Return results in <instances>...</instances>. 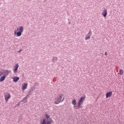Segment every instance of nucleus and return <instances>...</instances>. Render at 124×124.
Returning a JSON list of instances; mask_svg holds the SVG:
<instances>
[{"label":"nucleus","instance_id":"6","mask_svg":"<svg viewBox=\"0 0 124 124\" xmlns=\"http://www.w3.org/2000/svg\"><path fill=\"white\" fill-rule=\"evenodd\" d=\"M19 67V64L16 63V65L14 66V69H13V71L14 73H17V70H18V68Z\"/></svg>","mask_w":124,"mask_h":124},{"label":"nucleus","instance_id":"12","mask_svg":"<svg viewBox=\"0 0 124 124\" xmlns=\"http://www.w3.org/2000/svg\"><path fill=\"white\" fill-rule=\"evenodd\" d=\"M5 78H6V77L5 76H2L0 79V82H3V81H4V80H5Z\"/></svg>","mask_w":124,"mask_h":124},{"label":"nucleus","instance_id":"14","mask_svg":"<svg viewBox=\"0 0 124 124\" xmlns=\"http://www.w3.org/2000/svg\"><path fill=\"white\" fill-rule=\"evenodd\" d=\"M72 103L73 104V105H76V100L75 99H74L72 101Z\"/></svg>","mask_w":124,"mask_h":124},{"label":"nucleus","instance_id":"22","mask_svg":"<svg viewBox=\"0 0 124 124\" xmlns=\"http://www.w3.org/2000/svg\"><path fill=\"white\" fill-rule=\"evenodd\" d=\"M63 101V99L62 100V101Z\"/></svg>","mask_w":124,"mask_h":124},{"label":"nucleus","instance_id":"2","mask_svg":"<svg viewBox=\"0 0 124 124\" xmlns=\"http://www.w3.org/2000/svg\"><path fill=\"white\" fill-rule=\"evenodd\" d=\"M52 123H53V120L51 118H49L48 120L43 119L41 121L40 124H51Z\"/></svg>","mask_w":124,"mask_h":124},{"label":"nucleus","instance_id":"9","mask_svg":"<svg viewBox=\"0 0 124 124\" xmlns=\"http://www.w3.org/2000/svg\"><path fill=\"white\" fill-rule=\"evenodd\" d=\"M111 96H112V92H108L106 94V98H108V97H111Z\"/></svg>","mask_w":124,"mask_h":124},{"label":"nucleus","instance_id":"4","mask_svg":"<svg viewBox=\"0 0 124 124\" xmlns=\"http://www.w3.org/2000/svg\"><path fill=\"white\" fill-rule=\"evenodd\" d=\"M62 95H60L55 99V104H59L62 101Z\"/></svg>","mask_w":124,"mask_h":124},{"label":"nucleus","instance_id":"20","mask_svg":"<svg viewBox=\"0 0 124 124\" xmlns=\"http://www.w3.org/2000/svg\"><path fill=\"white\" fill-rule=\"evenodd\" d=\"M107 54H108V53H107V52H105V56H107Z\"/></svg>","mask_w":124,"mask_h":124},{"label":"nucleus","instance_id":"11","mask_svg":"<svg viewBox=\"0 0 124 124\" xmlns=\"http://www.w3.org/2000/svg\"><path fill=\"white\" fill-rule=\"evenodd\" d=\"M27 87H28V84L24 83L22 85V91H25V90H26V89H27Z\"/></svg>","mask_w":124,"mask_h":124},{"label":"nucleus","instance_id":"1","mask_svg":"<svg viewBox=\"0 0 124 124\" xmlns=\"http://www.w3.org/2000/svg\"><path fill=\"white\" fill-rule=\"evenodd\" d=\"M24 31V28L22 26L19 27V28H17L16 30H15L14 34L17 36H21L22 35V32Z\"/></svg>","mask_w":124,"mask_h":124},{"label":"nucleus","instance_id":"5","mask_svg":"<svg viewBox=\"0 0 124 124\" xmlns=\"http://www.w3.org/2000/svg\"><path fill=\"white\" fill-rule=\"evenodd\" d=\"M4 97L6 102H7L8 100L11 97V95L9 93H6L4 95Z\"/></svg>","mask_w":124,"mask_h":124},{"label":"nucleus","instance_id":"23","mask_svg":"<svg viewBox=\"0 0 124 124\" xmlns=\"http://www.w3.org/2000/svg\"><path fill=\"white\" fill-rule=\"evenodd\" d=\"M69 24H70V22H69Z\"/></svg>","mask_w":124,"mask_h":124},{"label":"nucleus","instance_id":"16","mask_svg":"<svg viewBox=\"0 0 124 124\" xmlns=\"http://www.w3.org/2000/svg\"><path fill=\"white\" fill-rule=\"evenodd\" d=\"M90 38H91V36H86L85 37V40H88V39H90Z\"/></svg>","mask_w":124,"mask_h":124},{"label":"nucleus","instance_id":"10","mask_svg":"<svg viewBox=\"0 0 124 124\" xmlns=\"http://www.w3.org/2000/svg\"><path fill=\"white\" fill-rule=\"evenodd\" d=\"M13 79L14 82H18V81H19L20 78L18 77H14L13 78Z\"/></svg>","mask_w":124,"mask_h":124},{"label":"nucleus","instance_id":"17","mask_svg":"<svg viewBox=\"0 0 124 124\" xmlns=\"http://www.w3.org/2000/svg\"><path fill=\"white\" fill-rule=\"evenodd\" d=\"M27 97H25L23 99V102H27Z\"/></svg>","mask_w":124,"mask_h":124},{"label":"nucleus","instance_id":"13","mask_svg":"<svg viewBox=\"0 0 124 124\" xmlns=\"http://www.w3.org/2000/svg\"><path fill=\"white\" fill-rule=\"evenodd\" d=\"M45 117L46 119H49L50 118V115H49L47 113H46L45 114Z\"/></svg>","mask_w":124,"mask_h":124},{"label":"nucleus","instance_id":"8","mask_svg":"<svg viewBox=\"0 0 124 124\" xmlns=\"http://www.w3.org/2000/svg\"><path fill=\"white\" fill-rule=\"evenodd\" d=\"M102 16H103L104 17H106V16H107V10H106V8H105L102 13Z\"/></svg>","mask_w":124,"mask_h":124},{"label":"nucleus","instance_id":"18","mask_svg":"<svg viewBox=\"0 0 124 124\" xmlns=\"http://www.w3.org/2000/svg\"><path fill=\"white\" fill-rule=\"evenodd\" d=\"M88 35L89 36H91L92 35V31H90L88 33Z\"/></svg>","mask_w":124,"mask_h":124},{"label":"nucleus","instance_id":"15","mask_svg":"<svg viewBox=\"0 0 124 124\" xmlns=\"http://www.w3.org/2000/svg\"><path fill=\"white\" fill-rule=\"evenodd\" d=\"M119 74H120V75H123V74H124V70L123 69H120L119 70Z\"/></svg>","mask_w":124,"mask_h":124},{"label":"nucleus","instance_id":"19","mask_svg":"<svg viewBox=\"0 0 124 124\" xmlns=\"http://www.w3.org/2000/svg\"><path fill=\"white\" fill-rule=\"evenodd\" d=\"M2 75H3V72H0V77L1 76H2Z\"/></svg>","mask_w":124,"mask_h":124},{"label":"nucleus","instance_id":"21","mask_svg":"<svg viewBox=\"0 0 124 124\" xmlns=\"http://www.w3.org/2000/svg\"><path fill=\"white\" fill-rule=\"evenodd\" d=\"M21 51H22V49H20V50L18 51V53H20V52H21Z\"/></svg>","mask_w":124,"mask_h":124},{"label":"nucleus","instance_id":"3","mask_svg":"<svg viewBox=\"0 0 124 124\" xmlns=\"http://www.w3.org/2000/svg\"><path fill=\"white\" fill-rule=\"evenodd\" d=\"M86 99V96H81L78 100V108H81V105L83 104V102H84V100Z\"/></svg>","mask_w":124,"mask_h":124},{"label":"nucleus","instance_id":"7","mask_svg":"<svg viewBox=\"0 0 124 124\" xmlns=\"http://www.w3.org/2000/svg\"><path fill=\"white\" fill-rule=\"evenodd\" d=\"M3 72V74L4 76H7L9 73H10V71L7 70H5L2 71Z\"/></svg>","mask_w":124,"mask_h":124}]
</instances>
